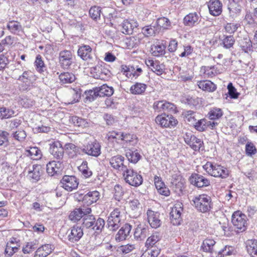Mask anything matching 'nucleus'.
<instances>
[{"mask_svg":"<svg viewBox=\"0 0 257 257\" xmlns=\"http://www.w3.org/2000/svg\"><path fill=\"white\" fill-rule=\"evenodd\" d=\"M124 213V208L123 206L116 207L111 212L107 221V226L110 230L115 231L119 228Z\"/></svg>","mask_w":257,"mask_h":257,"instance_id":"obj_1","label":"nucleus"},{"mask_svg":"<svg viewBox=\"0 0 257 257\" xmlns=\"http://www.w3.org/2000/svg\"><path fill=\"white\" fill-rule=\"evenodd\" d=\"M82 224L83 228L91 229L97 233H100L104 227L105 221L101 218H98L96 220L92 215H85L83 218Z\"/></svg>","mask_w":257,"mask_h":257,"instance_id":"obj_2","label":"nucleus"},{"mask_svg":"<svg viewBox=\"0 0 257 257\" xmlns=\"http://www.w3.org/2000/svg\"><path fill=\"white\" fill-rule=\"evenodd\" d=\"M204 170L210 175L222 179L226 178L228 176L227 170L223 166L217 164L207 162L203 166Z\"/></svg>","mask_w":257,"mask_h":257,"instance_id":"obj_3","label":"nucleus"},{"mask_svg":"<svg viewBox=\"0 0 257 257\" xmlns=\"http://www.w3.org/2000/svg\"><path fill=\"white\" fill-rule=\"evenodd\" d=\"M193 201L195 207L201 212H207L212 208L211 198L206 194H203L195 197Z\"/></svg>","mask_w":257,"mask_h":257,"instance_id":"obj_4","label":"nucleus"},{"mask_svg":"<svg viewBox=\"0 0 257 257\" xmlns=\"http://www.w3.org/2000/svg\"><path fill=\"white\" fill-rule=\"evenodd\" d=\"M247 220V216L240 211L234 212L232 215L231 222L238 232H242L246 229Z\"/></svg>","mask_w":257,"mask_h":257,"instance_id":"obj_5","label":"nucleus"},{"mask_svg":"<svg viewBox=\"0 0 257 257\" xmlns=\"http://www.w3.org/2000/svg\"><path fill=\"white\" fill-rule=\"evenodd\" d=\"M123 176L125 182L131 186L137 187L143 183V179L142 175L133 169L127 168L123 173Z\"/></svg>","mask_w":257,"mask_h":257,"instance_id":"obj_6","label":"nucleus"},{"mask_svg":"<svg viewBox=\"0 0 257 257\" xmlns=\"http://www.w3.org/2000/svg\"><path fill=\"white\" fill-rule=\"evenodd\" d=\"M90 72L95 79L106 80L110 77V71L102 65H97L91 68Z\"/></svg>","mask_w":257,"mask_h":257,"instance_id":"obj_7","label":"nucleus"},{"mask_svg":"<svg viewBox=\"0 0 257 257\" xmlns=\"http://www.w3.org/2000/svg\"><path fill=\"white\" fill-rule=\"evenodd\" d=\"M184 139L185 142L195 151H199L203 147V141L190 133H186Z\"/></svg>","mask_w":257,"mask_h":257,"instance_id":"obj_8","label":"nucleus"},{"mask_svg":"<svg viewBox=\"0 0 257 257\" xmlns=\"http://www.w3.org/2000/svg\"><path fill=\"white\" fill-rule=\"evenodd\" d=\"M183 211V205L181 203H176L172 208L170 220L174 225L180 224L182 221L181 214Z\"/></svg>","mask_w":257,"mask_h":257,"instance_id":"obj_9","label":"nucleus"},{"mask_svg":"<svg viewBox=\"0 0 257 257\" xmlns=\"http://www.w3.org/2000/svg\"><path fill=\"white\" fill-rule=\"evenodd\" d=\"M157 124L164 127H172L175 126L178 121L172 115H158L155 119Z\"/></svg>","mask_w":257,"mask_h":257,"instance_id":"obj_10","label":"nucleus"},{"mask_svg":"<svg viewBox=\"0 0 257 257\" xmlns=\"http://www.w3.org/2000/svg\"><path fill=\"white\" fill-rule=\"evenodd\" d=\"M82 150L88 155L97 157L101 154V146L95 141L90 142L83 146Z\"/></svg>","mask_w":257,"mask_h":257,"instance_id":"obj_11","label":"nucleus"},{"mask_svg":"<svg viewBox=\"0 0 257 257\" xmlns=\"http://www.w3.org/2000/svg\"><path fill=\"white\" fill-rule=\"evenodd\" d=\"M79 196V201L81 200L84 205L89 206L92 204L95 203L99 198V192L97 191H89L83 197L82 194L78 193Z\"/></svg>","mask_w":257,"mask_h":257,"instance_id":"obj_12","label":"nucleus"},{"mask_svg":"<svg viewBox=\"0 0 257 257\" xmlns=\"http://www.w3.org/2000/svg\"><path fill=\"white\" fill-rule=\"evenodd\" d=\"M62 186L68 191L76 189L78 185V179L74 176H64L61 180Z\"/></svg>","mask_w":257,"mask_h":257,"instance_id":"obj_13","label":"nucleus"},{"mask_svg":"<svg viewBox=\"0 0 257 257\" xmlns=\"http://www.w3.org/2000/svg\"><path fill=\"white\" fill-rule=\"evenodd\" d=\"M59 63L64 69H68L73 63V55L71 51L63 50L59 53Z\"/></svg>","mask_w":257,"mask_h":257,"instance_id":"obj_14","label":"nucleus"},{"mask_svg":"<svg viewBox=\"0 0 257 257\" xmlns=\"http://www.w3.org/2000/svg\"><path fill=\"white\" fill-rule=\"evenodd\" d=\"M190 183L198 188L208 186L210 185L209 179L198 174H192L190 177Z\"/></svg>","mask_w":257,"mask_h":257,"instance_id":"obj_15","label":"nucleus"},{"mask_svg":"<svg viewBox=\"0 0 257 257\" xmlns=\"http://www.w3.org/2000/svg\"><path fill=\"white\" fill-rule=\"evenodd\" d=\"M124 158L120 155H116L111 157L109 161L111 166L114 169L124 173L128 168L124 164Z\"/></svg>","mask_w":257,"mask_h":257,"instance_id":"obj_16","label":"nucleus"},{"mask_svg":"<svg viewBox=\"0 0 257 257\" xmlns=\"http://www.w3.org/2000/svg\"><path fill=\"white\" fill-rule=\"evenodd\" d=\"M91 212V209L89 207H83L75 209L70 214L69 219L74 222L79 220L83 218L85 215L89 214Z\"/></svg>","mask_w":257,"mask_h":257,"instance_id":"obj_17","label":"nucleus"},{"mask_svg":"<svg viewBox=\"0 0 257 257\" xmlns=\"http://www.w3.org/2000/svg\"><path fill=\"white\" fill-rule=\"evenodd\" d=\"M148 222L150 226L154 228L159 227L162 221L160 219V213L151 210H148L147 212Z\"/></svg>","mask_w":257,"mask_h":257,"instance_id":"obj_18","label":"nucleus"},{"mask_svg":"<svg viewBox=\"0 0 257 257\" xmlns=\"http://www.w3.org/2000/svg\"><path fill=\"white\" fill-rule=\"evenodd\" d=\"M49 151L54 158L60 160L63 157L64 149L59 142H55L51 145Z\"/></svg>","mask_w":257,"mask_h":257,"instance_id":"obj_19","label":"nucleus"},{"mask_svg":"<svg viewBox=\"0 0 257 257\" xmlns=\"http://www.w3.org/2000/svg\"><path fill=\"white\" fill-rule=\"evenodd\" d=\"M208 7L209 13L213 16H218L222 13V5L219 0H210Z\"/></svg>","mask_w":257,"mask_h":257,"instance_id":"obj_20","label":"nucleus"},{"mask_svg":"<svg viewBox=\"0 0 257 257\" xmlns=\"http://www.w3.org/2000/svg\"><path fill=\"white\" fill-rule=\"evenodd\" d=\"M78 55L83 60L88 61L92 59V48L87 45L80 46L78 51Z\"/></svg>","mask_w":257,"mask_h":257,"instance_id":"obj_21","label":"nucleus"},{"mask_svg":"<svg viewBox=\"0 0 257 257\" xmlns=\"http://www.w3.org/2000/svg\"><path fill=\"white\" fill-rule=\"evenodd\" d=\"M145 63L153 72L156 73L158 75L162 74L164 72V66L160 64L158 61L148 59L146 60Z\"/></svg>","mask_w":257,"mask_h":257,"instance_id":"obj_22","label":"nucleus"},{"mask_svg":"<svg viewBox=\"0 0 257 257\" xmlns=\"http://www.w3.org/2000/svg\"><path fill=\"white\" fill-rule=\"evenodd\" d=\"M62 168V163L60 161H53L49 162L47 165V172L49 175L53 176L54 175L59 173Z\"/></svg>","mask_w":257,"mask_h":257,"instance_id":"obj_23","label":"nucleus"},{"mask_svg":"<svg viewBox=\"0 0 257 257\" xmlns=\"http://www.w3.org/2000/svg\"><path fill=\"white\" fill-rule=\"evenodd\" d=\"M138 26V23L134 20H124L121 25V31L123 34L131 35L134 29Z\"/></svg>","mask_w":257,"mask_h":257,"instance_id":"obj_24","label":"nucleus"},{"mask_svg":"<svg viewBox=\"0 0 257 257\" xmlns=\"http://www.w3.org/2000/svg\"><path fill=\"white\" fill-rule=\"evenodd\" d=\"M200 16L196 12L191 13L186 15L183 19V23L185 26L194 27L199 23Z\"/></svg>","mask_w":257,"mask_h":257,"instance_id":"obj_25","label":"nucleus"},{"mask_svg":"<svg viewBox=\"0 0 257 257\" xmlns=\"http://www.w3.org/2000/svg\"><path fill=\"white\" fill-rule=\"evenodd\" d=\"M132 230V226L128 223H126L119 230L115 235V239L117 241L124 240L130 235Z\"/></svg>","mask_w":257,"mask_h":257,"instance_id":"obj_26","label":"nucleus"},{"mask_svg":"<svg viewBox=\"0 0 257 257\" xmlns=\"http://www.w3.org/2000/svg\"><path fill=\"white\" fill-rule=\"evenodd\" d=\"M83 231L81 227L74 226L72 227L70 233L68 235V239L72 242L78 241L83 236Z\"/></svg>","mask_w":257,"mask_h":257,"instance_id":"obj_27","label":"nucleus"},{"mask_svg":"<svg viewBox=\"0 0 257 257\" xmlns=\"http://www.w3.org/2000/svg\"><path fill=\"white\" fill-rule=\"evenodd\" d=\"M41 167L40 165H34L32 167V169H30L27 177L33 181H38L40 178L41 173Z\"/></svg>","mask_w":257,"mask_h":257,"instance_id":"obj_28","label":"nucleus"},{"mask_svg":"<svg viewBox=\"0 0 257 257\" xmlns=\"http://www.w3.org/2000/svg\"><path fill=\"white\" fill-rule=\"evenodd\" d=\"M131 215L134 218H137L141 214L140 203L139 200L135 199L130 202Z\"/></svg>","mask_w":257,"mask_h":257,"instance_id":"obj_29","label":"nucleus"},{"mask_svg":"<svg viewBox=\"0 0 257 257\" xmlns=\"http://www.w3.org/2000/svg\"><path fill=\"white\" fill-rule=\"evenodd\" d=\"M147 87L146 84L137 82L131 87L130 91L133 94L141 95L145 92Z\"/></svg>","mask_w":257,"mask_h":257,"instance_id":"obj_30","label":"nucleus"},{"mask_svg":"<svg viewBox=\"0 0 257 257\" xmlns=\"http://www.w3.org/2000/svg\"><path fill=\"white\" fill-rule=\"evenodd\" d=\"M246 247L247 252L252 257H257V240H248L246 243Z\"/></svg>","mask_w":257,"mask_h":257,"instance_id":"obj_31","label":"nucleus"},{"mask_svg":"<svg viewBox=\"0 0 257 257\" xmlns=\"http://www.w3.org/2000/svg\"><path fill=\"white\" fill-rule=\"evenodd\" d=\"M148 232V228L140 224L135 229L134 232L135 238L137 240H143L146 237Z\"/></svg>","mask_w":257,"mask_h":257,"instance_id":"obj_32","label":"nucleus"},{"mask_svg":"<svg viewBox=\"0 0 257 257\" xmlns=\"http://www.w3.org/2000/svg\"><path fill=\"white\" fill-rule=\"evenodd\" d=\"M199 88L208 92H213L216 89V86L212 82L209 80H203L198 82Z\"/></svg>","mask_w":257,"mask_h":257,"instance_id":"obj_33","label":"nucleus"},{"mask_svg":"<svg viewBox=\"0 0 257 257\" xmlns=\"http://www.w3.org/2000/svg\"><path fill=\"white\" fill-rule=\"evenodd\" d=\"M120 136V140L123 141L126 145L135 146L138 142L137 138L134 134L121 133V136Z\"/></svg>","mask_w":257,"mask_h":257,"instance_id":"obj_34","label":"nucleus"},{"mask_svg":"<svg viewBox=\"0 0 257 257\" xmlns=\"http://www.w3.org/2000/svg\"><path fill=\"white\" fill-rule=\"evenodd\" d=\"M125 156L130 162L134 164L137 163L141 158V156L137 150L129 149L127 150Z\"/></svg>","mask_w":257,"mask_h":257,"instance_id":"obj_35","label":"nucleus"},{"mask_svg":"<svg viewBox=\"0 0 257 257\" xmlns=\"http://www.w3.org/2000/svg\"><path fill=\"white\" fill-rule=\"evenodd\" d=\"M66 153L71 158L76 157L79 153V148L72 143L67 144L65 145Z\"/></svg>","mask_w":257,"mask_h":257,"instance_id":"obj_36","label":"nucleus"},{"mask_svg":"<svg viewBox=\"0 0 257 257\" xmlns=\"http://www.w3.org/2000/svg\"><path fill=\"white\" fill-rule=\"evenodd\" d=\"M215 241L210 238L205 239L202 243V248L204 251L206 252H217V250L214 249V245Z\"/></svg>","mask_w":257,"mask_h":257,"instance_id":"obj_37","label":"nucleus"},{"mask_svg":"<svg viewBox=\"0 0 257 257\" xmlns=\"http://www.w3.org/2000/svg\"><path fill=\"white\" fill-rule=\"evenodd\" d=\"M155 25L160 32L162 28L164 30L169 29L171 27V22L168 18L161 17L158 19Z\"/></svg>","mask_w":257,"mask_h":257,"instance_id":"obj_38","label":"nucleus"},{"mask_svg":"<svg viewBox=\"0 0 257 257\" xmlns=\"http://www.w3.org/2000/svg\"><path fill=\"white\" fill-rule=\"evenodd\" d=\"M99 93V97L110 96L114 92L113 88L106 84H103L100 87H97Z\"/></svg>","mask_w":257,"mask_h":257,"instance_id":"obj_39","label":"nucleus"},{"mask_svg":"<svg viewBox=\"0 0 257 257\" xmlns=\"http://www.w3.org/2000/svg\"><path fill=\"white\" fill-rule=\"evenodd\" d=\"M70 121L76 126L81 128L87 127L89 125L88 122L84 118L79 117L77 116H72L70 119Z\"/></svg>","mask_w":257,"mask_h":257,"instance_id":"obj_40","label":"nucleus"},{"mask_svg":"<svg viewBox=\"0 0 257 257\" xmlns=\"http://www.w3.org/2000/svg\"><path fill=\"white\" fill-rule=\"evenodd\" d=\"M142 33L146 37L153 36L159 33L156 25L147 26L142 28Z\"/></svg>","mask_w":257,"mask_h":257,"instance_id":"obj_41","label":"nucleus"},{"mask_svg":"<svg viewBox=\"0 0 257 257\" xmlns=\"http://www.w3.org/2000/svg\"><path fill=\"white\" fill-rule=\"evenodd\" d=\"M59 78L60 82L63 84L71 83L75 80V75L69 72L61 73L59 76Z\"/></svg>","mask_w":257,"mask_h":257,"instance_id":"obj_42","label":"nucleus"},{"mask_svg":"<svg viewBox=\"0 0 257 257\" xmlns=\"http://www.w3.org/2000/svg\"><path fill=\"white\" fill-rule=\"evenodd\" d=\"M85 102H91L99 97V93L98 92L97 87L93 90H89L86 91L85 92Z\"/></svg>","mask_w":257,"mask_h":257,"instance_id":"obj_43","label":"nucleus"},{"mask_svg":"<svg viewBox=\"0 0 257 257\" xmlns=\"http://www.w3.org/2000/svg\"><path fill=\"white\" fill-rule=\"evenodd\" d=\"M27 156H30L33 160H39L42 156L41 151L37 147H31L26 151Z\"/></svg>","mask_w":257,"mask_h":257,"instance_id":"obj_44","label":"nucleus"},{"mask_svg":"<svg viewBox=\"0 0 257 257\" xmlns=\"http://www.w3.org/2000/svg\"><path fill=\"white\" fill-rule=\"evenodd\" d=\"M220 40L222 41L221 44L223 45V47L226 49H229L232 47L235 42V39L232 35H223L222 37H220Z\"/></svg>","mask_w":257,"mask_h":257,"instance_id":"obj_45","label":"nucleus"},{"mask_svg":"<svg viewBox=\"0 0 257 257\" xmlns=\"http://www.w3.org/2000/svg\"><path fill=\"white\" fill-rule=\"evenodd\" d=\"M202 69L204 70L205 74L211 77L221 73L217 66H203Z\"/></svg>","mask_w":257,"mask_h":257,"instance_id":"obj_46","label":"nucleus"},{"mask_svg":"<svg viewBox=\"0 0 257 257\" xmlns=\"http://www.w3.org/2000/svg\"><path fill=\"white\" fill-rule=\"evenodd\" d=\"M8 29L14 34H19L20 32L22 31V27L17 21H11L7 25Z\"/></svg>","mask_w":257,"mask_h":257,"instance_id":"obj_47","label":"nucleus"},{"mask_svg":"<svg viewBox=\"0 0 257 257\" xmlns=\"http://www.w3.org/2000/svg\"><path fill=\"white\" fill-rule=\"evenodd\" d=\"M161 239V236L158 233H153L151 236H150L146 242V246L148 248L156 247L153 246L159 240Z\"/></svg>","mask_w":257,"mask_h":257,"instance_id":"obj_48","label":"nucleus"},{"mask_svg":"<svg viewBox=\"0 0 257 257\" xmlns=\"http://www.w3.org/2000/svg\"><path fill=\"white\" fill-rule=\"evenodd\" d=\"M165 46L163 45L156 44L151 46L150 52L155 56H159L164 54Z\"/></svg>","mask_w":257,"mask_h":257,"instance_id":"obj_49","label":"nucleus"},{"mask_svg":"<svg viewBox=\"0 0 257 257\" xmlns=\"http://www.w3.org/2000/svg\"><path fill=\"white\" fill-rule=\"evenodd\" d=\"M239 44L242 50L245 53H248L250 51L252 46L251 40L247 38L241 40L239 42Z\"/></svg>","mask_w":257,"mask_h":257,"instance_id":"obj_50","label":"nucleus"},{"mask_svg":"<svg viewBox=\"0 0 257 257\" xmlns=\"http://www.w3.org/2000/svg\"><path fill=\"white\" fill-rule=\"evenodd\" d=\"M233 2L228 6V9L229 11V15L233 17L234 14H237L240 12L241 7L237 4L240 0H232Z\"/></svg>","mask_w":257,"mask_h":257,"instance_id":"obj_51","label":"nucleus"},{"mask_svg":"<svg viewBox=\"0 0 257 257\" xmlns=\"http://www.w3.org/2000/svg\"><path fill=\"white\" fill-rule=\"evenodd\" d=\"M223 115L222 110L219 108H213L208 113V116L210 120L219 119Z\"/></svg>","mask_w":257,"mask_h":257,"instance_id":"obj_52","label":"nucleus"},{"mask_svg":"<svg viewBox=\"0 0 257 257\" xmlns=\"http://www.w3.org/2000/svg\"><path fill=\"white\" fill-rule=\"evenodd\" d=\"M9 134L7 132L0 130V146L3 148L9 145Z\"/></svg>","mask_w":257,"mask_h":257,"instance_id":"obj_53","label":"nucleus"},{"mask_svg":"<svg viewBox=\"0 0 257 257\" xmlns=\"http://www.w3.org/2000/svg\"><path fill=\"white\" fill-rule=\"evenodd\" d=\"M69 94L71 98L69 99V103H74L78 101L80 98L81 93L79 89H71L70 90Z\"/></svg>","mask_w":257,"mask_h":257,"instance_id":"obj_54","label":"nucleus"},{"mask_svg":"<svg viewBox=\"0 0 257 257\" xmlns=\"http://www.w3.org/2000/svg\"><path fill=\"white\" fill-rule=\"evenodd\" d=\"M14 114V111L11 109L5 107L0 108V119H4L9 118Z\"/></svg>","mask_w":257,"mask_h":257,"instance_id":"obj_55","label":"nucleus"},{"mask_svg":"<svg viewBox=\"0 0 257 257\" xmlns=\"http://www.w3.org/2000/svg\"><path fill=\"white\" fill-rule=\"evenodd\" d=\"M160 252L158 247H152L147 249L141 257H157Z\"/></svg>","mask_w":257,"mask_h":257,"instance_id":"obj_56","label":"nucleus"},{"mask_svg":"<svg viewBox=\"0 0 257 257\" xmlns=\"http://www.w3.org/2000/svg\"><path fill=\"white\" fill-rule=\"evenodd\" d=\"M34 65L38 72L42 73L44 71L45 65L40 55H38L36 56V60L34 62Z\"/></svg>","mask_w":257,"mask_h":257,"instance_id":"obj_57","label":"nucleus"},{"mask_svg":"<svg viewBox=\"0 0 257 257\" xmlns=\"http://www.w3.org/2000/svg\"><path fill=\"white\" fill-rule=\"evenodd\" d=\"M245 151L247 156L251 157L257 152L255 145L251 142H247L245 145Z\"/></svg>","mask_w":257,"mask_h":257,"instance_id":"obj_58","label":"nucleus"},{"mask_svg":"<svg viewBox=\"0 0 257 257\" xmlns=\"http://www.w3.org/2000/svg\"><path fill=\"white\" fill-rule=\"evenodd\" d=\"M89 15L93 20L99 19L100 16L101 10L100 8L97 6L91 7L89 10Z\"/></svg>","mask_w":257,"mask_h":257,"instance_id":"obj_59","label":"nucleus"},{"mask_svg":"<svg viewBox=\"0 0 257 257\" xmlns=\"http://www.w3.org/2000/svg\"><path fill=\"white\" fill-rule=\"evenodd\" d=\"M12 135L13 137L15 139L19 141H23L27 137L26 132L24 130L21 129H20L16 131V132L13 133Z\"/></svg>","mask_w":257,"mask_h":257,"instance_id":"obj_60","label":"nucleus"},{"mask_svg":"<svg viewBox=\"0 0 257 257\" xmlns=\"http://www.w3.org/2000/svg\"><path fill=\"white\" fill-rule=\"evenodd\" d=\"M239 26V24L235 23H227L224 26V29L225 31L229 34L234 33L238 29Z\"/></svg>","mask_w":257,"mask_h":257,"instance_id":"obj_61","label":"nucleus"},{"mask_svg":"<svg viewBox=\"0 0 257 257\" xmlns=\"http://www.w3.org/2000/svg\"><path fill=\"white\" fill-rule=\"evenodd\" d=\"M166 101H156L153 104V108L155 111L158 112L162 111H165V107Z\"/></svg>","mask_w":257,"mask_h":257,"instance_id":"obj_62","label":"nucleus"},{"mask_svg":"<svg viewBox=\"0 0 257 257\" xmlns=\"http://www.w3.org/2000/svg\"><path fill=\"white\" fill-rule=\"evenodd\" d=\"M114 197L115 200L119 201L123 195V191L122 187L119 185H116L114 188Z\"/></svg>","mask_w":257,"mask_h":257,"instance_id":"obj_63","label":"nucleus"},{"mask_svg":"<svg viewBox=\"0 0 257 257\" xmlns=\"http://www.w3.org/2000/svg\"><path fill=\"white\" fill-rule=\"evenodd\" d=\"M206 119L199 120L194 125L195 128L199 132H203L206 130Z\"/></svg>","mask_w":257,"mask_h":257,"instance_id":"obj_64","label":"nucleus"}]
</instances>
